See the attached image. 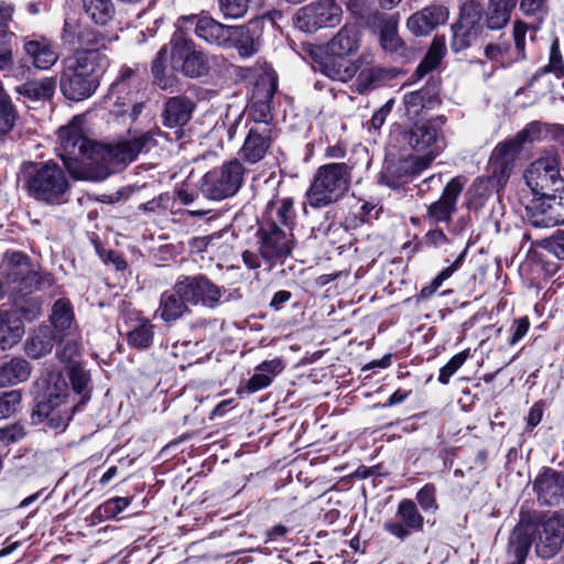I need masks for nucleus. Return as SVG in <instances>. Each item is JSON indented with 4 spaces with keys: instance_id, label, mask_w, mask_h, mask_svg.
Listing matches in <instances>:
<instances>
[{
    "instance_id": "nucleus-51",
    "label": "nucleus",
    "mask_w": 564,
    "mask_h": 564,
    "mask_svg": "<svg viewBox=\"0 0 564 564\" xmlns=\"http://www.w3.org/2000/svg\"><path fill=\"white\" fill-rule=\"evenodd\" d=\"M469 357V350H464L453 356L448 362L441 368L438 381L442 384H447L452 376L456 373V371L465 364L467 358Z\"/></svg>"
},
{
    "instance_id": "nucleus-12",
    "label": "nucleus",
    "mask_w": 564,
    "mask_h": 564,
    "mask_svg": "<svg viewBox=\"0 0 564 564\" xmlns=\"http://www.w3.org/2000/svg\"><path fill=\"white\" fill-rule=\"evenodd\" d=\"M245 167L240 160L232 159L205 174L202 193L209 199L221 200L234 196L242 185Z\"/></svg>"
},
{
    "instance_id": "nucleus-49",
    "label": "nucleus",
    "mask_w": 564,
    "mask_h": 564,
    "mask_svg": "<svg viewBox=\"0 0 564 564\" xmlns=\"http://www.w3.org/2000/svg\"><path fill=\"white\" fill-rule=\"evenodd\" d=\"M14 12L15 6L12 2L0 1V44L14 36V33L9 30V22L12 21Z\"/></svg>"
},
{
    "instance_id": "nucleus-48",
    "label": "nucleus",
    "mask_w": 564,
    "mask_h": 564,
    "mask_svg": "<svg viewBox=\"0 0 564 564\" xmlns=\"http://www.w3.org/2000/svg\"><path fill=\"white\" fill-rule=\"evenodd\" d=\"M532 246L549 251L558 260H564V230L558 229L552 236L532 242Z\"/></svg>"
},
{
    "instance_id": "nucleus-62",
    "label": "nucleus",
    "mask_w": 564,
    "mask_h": 564,
    "mask_svg": "<svg viewBox=\"0 0 564 564\" xmlns=\"http://www.w3.org/2000/svg\"><path fill=\"white\" fill-rule=\"evenodd\" d=\"M272 382V378L269 375H265L261 371L259 373H254L247 382L246 390L248 393H253L263 388H267Z\"/></svg>"
},
{
    "instance_id": "nucleus-63",
    "label": "nucleus",
    "mask_w": 564,
    "mask_h": 564,
    "mask_svg": "<svg viewBox=\"0 0 564 564\" xmlns=\"http://www.w3.org/2000/svg\"><path fill=\"white\" fill-rule=\"evenodd\" d=\"M25 435L24 426L21 424H12L4 429H0V440L8 443H14Z\"/></svg>"
},
{
    "instance_id": "nucleus-54",
    "label": "nucleus",
    "mask_w": 564,
    "mask_h": 564,
    "mask_svg": "<svg viewBox=\"0 0 564 564\" xmlns=\"http://www.w3.org/2000/svg\"><path fill=\"white\" fill-rule=\"evenodd\" d=\"M509 52V44H488L485 47V56L502 66L513 62L512 57H508Z\"/></svg>"
},
{
    "instance_id": "nucleus-11",
    "label": "nucleus",
    "mask_w": 564,
    "mask_h": 564,
    "mask_svg": "<svg viewBox=\"0 0 564 564\" xmlns=\"http://www.w3.org/2000/svg\"><path fill=\"white\" fill-rule=\"evenodd\" d=\"M257 243L260 257L268 269L283 264L294 248L293 234L282 229L275 220L260 225Z\"/></svg>"
},
{
    "instance_id": "nucleus-56",
    "label": "nucleus",
    "mask_w": 564,
    "mask_h": 564,
    "mask_svg": "<svg viewBox=\"0 0 564 564\" xmlns=\"http://www.w3.org/2000/svg\"><path fill=\"white\" fill-rule=\"evenodd\" d=\"M435 492V486L433 484H426L416 494V500L424 511H435L437 509Z\"/></svg>"
},
{
    "instance_id": "nucleus-10",
    "label": "nucleus",
    "mask_w": 564,
    "mask_h": 564,
    "mask_svg": "<svg viewBox=\"0 0 564 564\" xmlns=\"http://www.w3.org/2000/svg\"><path fill=\"white\" fill-rule=\"evenodd\" d=\"M154 144L155 140L151 132L129 134L127 139L113 144H98L96 158H100L107 166L94 169L93 181L106 178L117 169L134 161L141 152L149 151Z\"/></svg>"
},
{
    "instance_id": "nucleus-50",
    "label": "nucleus",
    "mask_w": 564,
    "mask_h": 564,
    "mask_svg": "<svg viewBox=\"0 0 564 564\" xmlns=\"http://www.w3.org/2000/svg\"><path fill=\"white\" fill-rule=\"evenodd\" d=\"M252 0H218L219 9L226 19H240L248 12Z\"/></svg>"
},
{
    "instance_id": "nucleus-58",
    "label": "nucleus",
    "mask_w": 564,
    "mask_h": 564,
    "mask_svg": "<svg viewBox=\"0 0 564 564\" xmlns=\"http://www.w3.org/2000/svg\"><path fill=\"white\" fill-rule=\"evenodd\" d=\"M525 34H527V24L521 21H517L513 25V40H514V50L517 55L512 58L513 61H520L525 57Z\"/></svg>"
},
{
    "instance_id": "nucleus-44",
    "label": "nucleus",
    "mask_w": 564,
    "mask_h": 564,
    "mask_svg": "<svg viewBox=\"0 0 564 564\" xmlns=\"http://www.w3.org/2000/svg\"><path fill=\"white\" fill-rule=\"evenodd\" d=\"M452 31L453 36L451 41V47L454 52H460L469 47L473 41H475L480 34V31L469 29L457 22L452 26Z\"/></svg>"
},
{
    "instance_id": "nucleus-52",
    "label": "nucleus",
    "mask_w": 564,
    "mask_h": 564,
    "mask_svg": "<svg viewBox=\"0 0 564 564\" xmlns=\"http://www.w3.org/2000/svg\"><path fill=\"white\" fill-rule=\"evenodd\" d=\"M294 203L292 198H283L276 209V220L292 232L295 220Z\"/></svg>"
},
{
    "instance_id": "nucleus-15",
    "label": "nucleus",
    "mask_w": 564,
    "mask_h": 564,
    "mask_svg": "<svg viewBox=\"0 0 564 564\" xmlns=\"http://www.w3.org/2000/svg\"><path fill=\"white\" fill-rule=\"evenodd\" d=\"M525 219L534 228H551L564 224V194L534 196L525 206Z\"/></svg>"
},
{
    "instance_id": "nucleus-32",
    "label": "nucleus",
    "mask_w": 564,
    "mask_h": 564,
    "mask_svg": "<svg viewBox=\"0 0 564 564\" xmlns=\"http://www.w3.org/2000/svg\"><path fill=\"white\" fill-rule=\"evenodd\" d=\"M32 367L23 358L15 357L0 367V388L26 381L31 376Z\"/></svg>"
},
{
    "instance_id": "nucleus-64",
    "label": "nucleus",
    "mask_w": 564,
    "mask_h": 564,
    "mask_svg": "<svg viewBox=\"0 0 564 564\" xmlns=\"http://www.w3.org/2000/svg\"><path fill=\"white\" fill-rule=\"evenodd\" d=\"M425 243L430 247L442 248L445 245H451V240L441 229L429 230L424 236Z\"/></svg>"
},
{
    "instance_id": "nucleus-31",
    "label": "nucleus",
    "mask_w": 564,
    "mask_h": 564,
    "mask_svg": "<svg viewBox=\"0 0 564 564\" xmlns=\"http://www.w3.org/2000/svg\"><path fill=\"white\" fill-rule=\"evenodd\" d=\"M258 24L259 21L254 20L246 25L231 26V37L235 39V46L241 57H250L258 52L259 43L253 34Z\"/></svg>"
},
{
    "instance_id": "nucleus-5",
    "label": "nucleus",
    "mask_w": 564,
    "mask_h": 564,
    "mask_svg": "<svg viewBox=\"0 0 564 564\" xmlns=\"http://www.w3.org/2000/svg\"><path fill=\"white\" fill-rule=\"evenodd\" d=\"M21 174L28 195L34 200L50 206L68 202L70 183L58 163L25 161Z\"/></svg>"
},
{
    "instance_id": "nucleus-53",
    "label": "nucleus",
    "mask_w": 564,
    "mask_h": 564,
    "mask_svg": "<svg viewBox=\"0 0 564 564\" xmlns=\"http://www.w3.org/2000/svg\"><path fill=\"white\" fill-rule=\"evenodd\" d=\"M544 131V124L539 121L528 123L522 130L514 134V138L521 143H533L539 141Z\"/></svg>"
},
{
    "instance_id": "nucleus-17",
    "label": "nucleus",
    "mask_w": 564,
    "mask_h": 564,
    "mask_svg": "<svg viewBox=\"0 0 564 564\" xmlns=\"http://www.w3.org/2000/svg\"><path fill=\"white\" fill-rule=\"evenodd\" d=\"M278 133L272 124H251L238 154L243 162L256 164L263 160Z\"/></svg>"
},
{
    "instance_id": "nucleus-42",
    "label": "nucleus",
    "mask_w": 564,
    "mask_h": 564,
    "mask_svg": "<svg viewBox=\"0 0 564 564\" xmlns=\"http://www.w3.org/2000/svg\"><path fill=\"white\" fill-rule=\"evenodd\" d=\"M481 18L482 8L480 3L475 0H467L460 8L459 20L457 23L481 32Z\"/></svg>"
},
{
    "instance_id": "nucleus-47",
    "label": "nucleus",
    "mask_w": 564,
    "mask_h": 564,
    "mask_svg": "<svg viewBox=\"0 0 564 564\" xmlns=\"http://www.w3.org/2000/svg\"><path fill=\"white\" fill-rule=\"evenodd\" d=\"M388 76V72L381 67H370L362 69L358 77V90L365 93L370 88L378 86Z\"/></svg>"
},
{
    "instance_id": "nucleus-55",
    "label": "nucleus",
    "mask_w": 564,
    "mask_h": 564,
    "mask_svg": "<svg viewBox=\"0 0 564 564\" xmlns=\"http://www.w3.org/2000/svg\"><path fill=\"white\" fill-rule=\"evenodd\" d=\"M21 399V393L18 390L2 393L0 397V420L13 414L20 404Z\"/></svg>"
},
{
    "instance_id": "nucleus-21",
    "label": "nucleus",
    "mask_w": 564,
    "mask_h": 564,
    "mask_svg": "<svg viewBox=\"0 0 564 564\" xmlns=\"http://www.w3.org/2000/svg\"><path fill=\"white\" fill-rule=\"evenodd\" d=\"M463 187L464 184L458 177L451 180L445 186L440 199L429 206L427 213L424 216L425 220L432 225L449 223L452 216L457 210L456 203Z\"/></svg>"
},
{
    "instance_id": "nucleus-37",
    "label": "nucleus",
    "mask_w": 564,
    "mask_h": 564,
    "mask_svg": "<svg viewBox=\"0 0 564 564\" xmlns=\"http://www.w3.org/2000/svg\"><path fill=\"white\" fill-rule=\"evenodd\" d=\"M67 375L75 393L80 395L76 409L84 405L90 399L91 389L89 387L90 376L83 367L72 365L68 367Z\"/></svg>"
},
{
    "instance_id": "nucleus-57",
    "label": "nucleus",
    "mask_w": 564,
    "mask_h": 564,
    "mask_svg": "<svg viewBox=\"0 0 564 564\" xmlns=\"http://www.w3.org/2000/svg\"><path fill=\"white\" fill-rule=\"evenodd\" d=\"M139 78V67L122 66L119 70L117 80L112 84L111 89L113 91H122L126 85L135 83Z\"/></svg>"
},
{
    "instance_id": "nucleus-9",
    "label": "nucleus",
    "mask_w": 564,
    "mask_h": 564,
    "mask_svg": "<svg viewBox=\"0 0 564 564\" xmlns=\"http://www.w3.org/2000/svg\"><path fill=\"white\" fill-rule=\"evenodd\" d=\"M351 166L347 163H328L317 169L306 192L310 206L325 207L339 200L348 191Z\"/></svg>"
},
{
    "instance_id": "nucleus-59",
    "label": "nucleus",
    "mask_w": 564,
    "mask_h": 564,
    "mask_svg": "<svg viewBox=\"0 0 564 564\" xmlns=\"http://www.w3.org/2000/svg\"><path fill=\"white\" fill-rule=\"evenodd\" d=\"M549 72H555V73L560 72L561 74H563V72H564V64L562 61L557 41L553 42V44L551 46L549 64L545 65L544 67L540 68L538 70L536 75L540 76V75L549 73Z\"/></svg>"
},
{
    "instance_id": "nucleus-43",
    "label": "nucleus",
    "mask_w": 564,
    "mask_h": 564,
    "mask_svg": "<svg viewBox=\"0 0 564 564\" xmlns=\"http://www.w3.org/2000/svg\"><path fill=\"white\" fill-rule=\"evenodd\" d=\"M153 336L154 325L150 321H143L139 326L129 332L128 343L138 349H147L152 345Z\"/></svg>"
},
{
    "instance_id": "nucleus-41",
    "label": "nucleus",
    "mask_w": 564,
    "mask_h": 564,
    "mask_svg": "<svg viewBox=\"0 0 564 564\" xmlns=\"http://www.w3.org/2000/svg\"><path fill=\"white\" fill-rule=\"evenodd\" d=\"M51 319L57 332L64 333L70 328L74 319L70 302L65 299L57 300L53 305Z\"/></svg>"
},
{
    "instance_id": "nucleus-2",
    "label": "nucleus",
    "mask_w": 564,
    "mask_h": 564,
    "mask_svg": "<svg viewBox=\"0 0 564 564\" xmlns=\"http://www.w3.org/2000/svg\"><path fill=\"white\" fill-rule=\"evenodd\" d=\"M167 45H163L152 62L154 84L167 90L177 84L176 74L189 79L208 77L214 67L225 62L221 55H210L199 48L194 41L175 34Z\"/></svg>"
},
{
    "instance_id": "nucleus-25",
    "label": "nucleus",
    "mask_w": 564,
    "mask_h": 564,
    "mask_svg": "<svg viewBox=\"0 0 564 564\" xmlns=\"http://www.w3.org/2000/svg\"><path fill=\"white\" fill-rule=\"evenodd\" d=\"M187 304L189 303L183 296L182 283L177 280L171 290L161 294L160 305L155 314L162 321L172 323L189 312Z\"/></svg>"
},
{
    "instance_id": "nucleus-27",
    "label": "nucleus",
    "mask_w": 564,
    "mask_h": 564,
    "mask_svg": "<svg viewBox=\"0 0 564 564\" xmlns=\"http://www.w3.org/2000/svg\"><path fill=\"white\" fill-rule=\"evenodd\" d=\"M194 110L192 100L184 96L171 97L165 102L163 123L169 128H178L186 124Z\"/></svg>"
},
{
    "instance_id": "nucleus-39",
    "label": "nucleus",
    "mask_w": 564,
    "mask_h": 564,
    "mask_svg": "<svg viewBox=\"0 0 564 564\" xmlns=\"http://www.w3.org/2000/svg\"><path fill=\"white\" fill-rule=\"evenodd\" d=\"M275 90H276V82L273 80L270 84V88L267 91L264 99L253 101L250 105L249 116L251 117V119L253 121L252 124H257V123L271 124L273 116L271 112L269 100L272 98Z\"/></svg>"
},
{
    "instance_id": "nucleus-8",
    "label": "nucleus",
    "mask_w": 564,
    "mask_h": 564,
    "mask_svg": "<svg viewBox=\"0 0 564 564\" xmlns=\"http://www.w3.org/2000/svg\"><path fill=\"white\" fill-rule=\"evenodd\" d=\"M443 124L444 120L442 117L427 121H417L404 133V140L409 147L416 152H424V154L404 160L400 165V170L406 174H419L430 166L443 148Z\"/></svg>"
},
{
    "instance_id": "nucleus-14",
    "label": "nucleus",
    "mask_w": 564,
    "mask_h": 564,
    "mask_svg": "<svg viewBox=\"0 0 564 564\" xmlns=\"http://www.w3.org/2000/svg\"><path fill=\"white\" fill-rule=\"evenodd\" d=\"M343 9L336 0H318L301 8L296 13V26L304 32L334 28L341 21Z\"/></svg>"
},
{
    "instance_id": "nucleus-19",
    "label": "nucleus",
    "mask_w": 564,
    "mask_h": 564,
    "mask_svg": "<svg viewBox=\"0 0 564 564\" xmlns=\"http://www.w3.org/2000/svg\"><path fill=\"white\" fill-rule=\"evenodd\" d=\"M533 490L538 500L544 506L564 503V471L546 467L535 477Z\"/></svg>"
},
{
    "instance_id": "nucleus-24",
    "label": "nucleus",
    "mask_w": 564,
    "mask_h": 564,
    "mask_svg": "<svg viewBox=\"0 0 564 564\" xmlns=\"http://www.w3.org/2000/svg\"><path fill=\"white\" fill-rule=\"evenodd\" d=\"M448 19V9L444 6L432 4L412 14L408 21V29L415 35H427L436 26Z\"/></svg>"
},
{
    "instance_id": "nucleus-13",
    "label": "nucleus",
    "mask_w": 564,
    "mask_h": 564,
    "mask_svg": "<svg viewBox=\"0 0 564 564\" xmlns=\"http://www.w3.org/2000/svg\"><path fill=\"white\" fill-rule=\"evenodd\" d=\"M524 180L534 196L547 191H557L564 184L556 155H545L534 160L524 171Z\"/></svg>"
},
{
    "instance_id": "nucleus-45",
    "label": "nucleus",
    "mask_w": 564,
    "mask_h": 564,
    "mask_svg": "<svg viewBox=\"0 0 564 564\" xmlns=\"http://www.w3.org/2000/svg\"><path fill=\"white\" fill-rule=\"evenodd\" d=\"M131 502V498L115 497L100 505L94 511V518L102 521L105 519H112L122 512Z\"/></svg>"
},
{
    "instance_id": "nucleus-3",
    "label": "nucleus",
    "mask_w": 564,
    "mask_h": 564,
    "mask_svg": "<svg viewBox=\"0 0 564 564\" xmlns=\"http://www.w3.org/2000/svg\"><path fill=\"white\" fill-rule=\"evenodd\" d=\"M564 542V514L553 512L535 527L518 524L506 550V564H524L532 543L535 553L542 558H551L558 553Z\"/></svg>"
},
{
    "instance_id": "nucleus-30",
    "label": "nucleus",
    "mask_w": 564,
    "mask_h": 564,
    "mask_svg": "<svg viewBox=\"0 0 564 564\" xmlns=\"http://www.w3.org/2000/svg\"><path fill=\"white\" fill-rule=\"evenodd\" d=\"M56 343L55 330L47 325L36 329L25 343V354L33 359H39L50 354Z\"/></svg>"
},
{
    "instance_id": "nucleus-38",
    "label": "nucleus",
    "mask_w": 564,
    "mask_h": 564,
    "mask_svg": "<svg viewBox=\"0 0 564 564\" xmlns=\"http://www.w3.org/2000/svg\"><path fill=\"white\" fill-rule=\"evenodd\" d=\"M445 52H446V45H445L444 37L436 36L433 40L426 55L424 56L422 62L419 64V66L415 70L417 77L422 78L427 73L435 69L440 65L441 61L443 59Z\"/></svg>"
},
{
    "instance_id": "nucleus-4",
    "label": "nucleus",
    "mask_w": 564,
    "mask_h": 564,
    "mask_svg": "<svg viewBox=\"0 0 564 564\" xmlns=\"http://www.w3.org/2000/svg\"><path fill=\"white\" fill-rule=\"evenodd\" d=\"M52 284L51 274L42 272L23 253L14 252L9 259L6 276L0 279V295L6 292L12 293L13 305L21 316L33 321L40 315V304L34 299L24 300L23 296L50 288Z\"/></svg>"
},
{
    "instance_id": "nucleus-18",
    "label": "nucleus",
    "mask_w": 564,
    "mask_h": 564,
    "mask_svg": "<svg viewBox=\"0 0 564 564\" xmlns=\"http://www.w3.org/2000/svg\"><path fill=\"white\" fill-rule=\"evenodd\" d=\"M178 280L182 283L183 296L189 304L196 305L200 302L209 308H215L220 304V297L225 291L207 276L198 274L182 276Z\"/></svg>"
},
{
    "instance_id": "nucleus-28",
    "label": "nucleus",
    "mask_w": 564,
    "mask_h": 564,
    "mask_svg": "<svg viewBox=\"0 0 564 564\" xmlns=\"http://www.w3.org/2000/svg\"><path fill=\"white\" fill-rule=\"evenodd\" d=\"M360 34L355 25H344L328 42L327 52L330 56L346 57L359 48Z\"/></svg>"
},
{
    "instance_id": "nucleus-6",
    "label": "nucleus",
    "mask_w": 564,
    "mask_h": 564,
    "mask_svg": "<svg viewBox=\"0 0 564 564\" xmlns=\"http://www.w3.org/2000/svg\"><path fill=\"white\" fill-rule=\"evenodd\" d=\"M84 118L76 116L58 130V156L68 173L79 181H93L91 161H97L98 144L85 135Z\"/></svg>"
},
{
    "instance_id": "nucleus-34",
    "label": "nucleus",
    "mask_w": 564,
    "mask_h": 564,
    "mask_svg": "<svg viewBox=\"0 0 564 564\" xmlns=\"http://www.w3.org/2000/svg\"><path fill=\"white\" fill-rule=\"evenodd\" d=\"M516 4L508 0H489L486 9V25L490 30L503 29L511 19Z\"/></svg>"
},
{
    "instance_id": "nucleus-23",
    "label": "nucleus",
    "mask_w": 564,
    "mask_h": 564,
    "mask_svg": "<svg viewBox=\"0 0 564 564\" xmlns=\"http://www.w3.org/2000/svg\"><path fill=\"white\" fill-rule=\"evenodd\" d=\"M397 514L403 523L389 521L384 523V530L401 540L410 534V530L421 531L424 519L412 500L404 499L398 506Z\"/></svg>"
},
{
    "instance_id": "nucleus-29",
    "label": "nucleus",
    "mask_w": 564,
    "mask_h": 564,
    "mask_svg": "<svg viewBox=\"0 0 564 564\" xmlns=\"http://www.w3.org/2000/svg\"><path fill=\"white\" fill-rule=\"evenodd\" d=\"M24 334V327L17 313L0 308V348L10 349Z\"/></svg>"
},
{
    "instance_id": "nucleus-60",
    "label": "nucleus",
    "mask_w": 564,
    "mask_h": 564,
    "mask_svg": "<svg viewBox=\"0 0 564 564\" xmlns=\"http://www.w3.org/2000/svg\"><path fill=\"white\" fill-rule=\"evenodd\" d=\"M520 10L527 17L541 18L546 12V0H520Z\"/></svg>"
},
{
    "instance_id": "nucleus-33",
    "label": "nucleus",
    "mask_w": 564,
    "mask_h": 564,
    "mask_svg": "<svg viewBox=\"0 0 564 564\" xmlns=\"http://www.w3.org/2000/svg\"><path fill=\"white\" fill-rule=\"evenodd\" d=\"M56 89L54 77H44L39 80L26 82L15 88L17 93L30 100H48Z\"/></svg>"
},
{
    "instance_id": "nucleus-1",
    "label": "nucleus",
    "mask_w": 564,
    "mask_h": 564,
    "mask_svg": "<svg viewBox=\"0 0 564 564\" xmlns=\"http://www.w3.org/2000/svg\"><path fill=\"white\" fill-rule=\"evenodd\" d=\"M82 48L62 61L59 87L69 100L80 101L89 98L99 86V73L108 58L102 52L106 48V36L85 29L78 36Z\"/></svg>"
},
{
    "instance_id": "nucleus-26",
    "label": "nucleus",
    "mask_w": 564,
    "mask_h": 564,
    "mask_svg": "<svg viewBox=\"0 0 564 564\" xmlns=\"http://www.w3.org/2000/svg\"><path fill=\"white\" fill-rule=\"evenodd\" d=\"M373 25L380 31L379 42L386 52L403 54L404 42L398 33V20L376 11L372 14Z\"/></svg>"
},
{
    "instance_id": "nucleus-7",
    "label": "nucleus",
    "mask_w": 564,
    "mask_h": 564,
    "mask_svg": "<svg viewBox=\"0 0 564 564\" xmlns=\"http://www.w3.org/2000/svg\"><path fill=\"white\" fill-rule=\"evenodd\" d=\"M43 392L37 397L32 412L33 424H46L52 430L63 431L68 425L76 404H69L68 383L59 372H50L39 383Z\"/></svg>"
},
{
    "instance_id": "nucleus-40",
    "label": "nucleus",
    "mask_w": 564,
    "mask_h": 564,
    "mask_svg": "<svg viewBox=\"0 0 564 564\" xmlns=\"http://www.w3.org/2000/svg\"><path fill=\"white\" fill-rule=\"evenodd\" d=\"M435 99L427 89H420L404 95L403 102L406 115L414 119L425 108H431Z\"/></svg>"
},
{
    "instance_id": "nucleus-22",
    "label": "nucleus",
    "mask_w": 564,
    "mask_h": 564,
    "mask_svg": "<svg viewBox=\"0 0 564 564\" xmlns=\"http://www.w3.org/2000/svg\"><path fill=\"white\" fill-rule=\"evenodd\" d=\"M182 20L194 25L196 36L209 44L221 46L231 39V26L224 25L210 17L188 15Z\"/></svg>"
},
{
    "instance_id": "nucleus-16",
    "label": "nucleus",
    "mask_w": 564,
    "mask_h": 564,
    "mask_svg": "<svg viewBox=\"0 0 564 564\" xmlns=\"http://www.w3.org/2000/svg\"><path fill=\"white\" fill-rule=\"evenodd\" d=\"M523 147L513 135L499 142L492 150L490 155L491 180L497 187H503L507 184Z\"/></svg>"
},
{
    "instance_id": "nucleus-20",
    "label": "nucleus",
    "mask_w": 564,
    "mask_h": 564,
    "mask_svg": "<svg viewBox=\"0 0 564 564\" xmlns=\"http://www.w3.org/2000/svg\"><path fill=\"white\" fill-rule=\"evenodd\" d=\"M23 51L33 66L37 69H50L54 66L59 54L56 44L44 35L33 34L23 37Z\"/></svg>"
},
{
    "instance_id": "nucleus-35",
    "label": "nucleus",
    "mask_w": 564,
    "mask_h": 564,
    "mask_svg": "<svg viewBox=\"0 0 564 564\" xmlns=\"http://www.w3.org/2000/svg\"><path fill=\"white\" fill-rule=\"evenodd\" d=\"M335 57H328L319 63V70L334 80L348 82L356 75L357 66L350 61L336 59Z\"/></svg>"
},
{
    "instance_id": "nucleus-36",
    "label": "nucleus",
    "mask_w": 564,
    "mask_h": 564,
    "mask_svg": "<svg viewBox=\"0 0 564 564\" xmlns=\"http://www.w3.org/2000/svg\"><path fill=\"white\" fill-rule=\"evenodd\" d=\"M86 14L98 25H107L115 17L112 0H83Z\"/></svg>"
},
{
    "instance_id": "nucleus-61",
    "label": "nucleus",
    "mask_w": 564,
    "mask_h": 564,
    "mask_svg": "<svg viewBox=\"0 0 564 564\" xmlns=\"http://www.w3.org/2000/svg\"><path fill=\"white\" fill-rule=\"evenodd\" d=\"M529 328H530V322L527 316H522L518 319H514V322L511 326L512 335L509 339V345L513 346L519 340H521L527 335Z\"/></svg>"
},
{
    "instance_id": "nucleus-46",
    "label": "nucleus",
    "mask_w": 564,
    "mask_h": 564,
    "mask_svg": "<svg viewBox=\"0 0 564 564\" xmlns=\"http://www.w3.org/2000/svg\"><path fill=\"white\" fill-rule=\"evenodd\" d=\"M467 249H468V248H467V247H465V248L459 252V254L456 257L455 261H454V262H452L448 267L444 268V269H443V270H442V271H441V272H440V273H438V274L433 279V281L431 282V284H430L429 286L424 288V289L421 291V293H422V295H423V296H430V295H432V294H433V293H434V292H435V291H436V290L442 285V283H443L445 280H447L449 276H452V274H453L454 272H456V271L460 268V265H462V263H463V261H464V259H465V257H466V254H467Z\"/></svg>"
}]
</instances>
